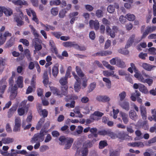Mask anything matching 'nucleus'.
<instances>
[{"label":"nucleus","mask_w":156,"mask_h":156,"mask_svg":"<svg viewBox=\"0 0 156 156\" xmlns=\"http://www.w3.org/2000/svg\"><path fill=\"white\" fill-rule=\"evenodd\" d=\"M134 76L140 82L144 83H147L149 86H151L153 83V80L152 77L144 72H143L142 75L138 73L134 74Z\"/></svg>","instance_id":"f257e3e1"},{"label":"nucleus","mask_w":156,"mask_h":156,"mask_svg":"<svg viewBox=\"0 0 156 156\" xmlns=\"http://www.w3.org/2000/svg\"><path fill=\"white\" fill-rule=\"evenodd\" d=\"M16 10L18 13L14 14V19L17 23V26H20L24 24L22 20L23 14L20 8L16 7Z\"/></svg>","instance_id":"f03ea898"},{"label":"nucleus","mask_w":156,"mask_h":156,"mask_svg":"<svg viewBox=\"0 0 156 156\" xmlns=\"http://www.w3.org/2000/svg\"><path fill=\"white\" fill-rule=\"evenodd\" d=\"M46 133L44 131L41 130L39 133L34 135L32 138L30 142L32 144H34L36 142H41L44 139V136L46 135Z\"/></svg>","instance_id":"7ed1b4c3"},{"label":"nucleus","mask_w":156,"mask_h":156,"mask_svg":"<svg viewBox=\"0 0 156 156\" xmlns=\"http://www.w3.org/2000/svg\"><path fill=\"white\" fill-rule=\"evenodd\" d=\"M119 31L118 27L115 26H113L112 29L110 27L107 26L106 27V32L108 35H109L112 38H114L115 36V33Z\"/></svg>","instance_id":"20e7f679"},{"label":"nucleus","mask_w":156,"mask_h":156,"mask_svg":"<svg viewBox=\"0 0 156 156\" xmlns=\"http://www.w3.org/2000/svg\"><path fill=\"white\" fill-rule=\"evenodd\" d=\"M32 45L34 47L35 50L34 53H36L37 51L40 50L42 47L41 45L40 41L38 38H35L32 40Z\"/></svg>","instance_id":"39448f33"},{"label":"nucleus","mask_w":156,"mask_h":156,"mask_svg":"<svg viewBox=\"0 0 156 156\" xmlns=\"http://www.w3.org/2000/svg\"><path fill=\"white\" fill-rule=\"evenodd\" d=\"M11 36L12 34L8 31L3 33L0 32V45L5 43L7 37H11Z\"/></svg>","instance_id":"423d86ee"},{"label":"nucleus","mask_w":156,"mask_h":156,"mask_svg":"<svg viewBox=\"0 0 156 156\" xmlns=\"http://www.w3.org/2000/svg\"><path fill=\"white\" fill-rule=\"evenodd\" d=\"M26 10L27 15L30 16H31L32 15L33 16L32 20L37 24H38L39 23V20L37 17L35 11L31 8L27 9Z\"/></svg>","instance_id":"0eeeda50"},{"label":"nucleus","mask_w":156,"mask_h":156,"mask_svg":"<svg viewBox=\"0 0 156 156\" xmlns=\"http://www.w3.org/2000/svg\"><path fill=\"white\" fill-rule=\"evenodd\" d=\"M15 125L13 128V132H17L20 131L21 127V120L20 118H16L15 119Z\"/></svg>","instance_id":"6e6552de"},{"label":"nucleus","mask_w":156,"mask_h":156,"mask_svg":"<svg viewBox=\"0 0 156 156\" xmlns=\"http://www.w3.org/2000/svg\"><path fill=\"white\" fill-rule=\"evenodd\" d=\"M88 153V150L83 147L81 149H78L76 156H87Z\"/></svg>","instance_id":"1a4fd4ad"},{"label":"nucleus","mask_w":156,"mask_h":156,"mask_svg":"<svg viewBox=\"0 0 156 156\" xmlns=\"http://www.w3.org/2000/svg\"><path fill=\"white\" fill-rule=\"evenodd\" d=\"M0 12H4L7 16H9L12 14V10L9 8H6L4 7H0Z\"/></svg>","instance_id":"9d476101"},{"label":"nucleus","mask_w":156,"mask_h":156,"mask_svg":"<svg viewBox=\"0 0 156 156\" xmlns=\"http://www.w3.org/2000/svg\"><path fill=\"white\" fill-rule=\"evenodd\" d=\"M118 104L123 109L126 111H128L129 109V104L128 101H119Z\"/></svg>","instance_id":"9b49d317"},{"label":"nucleus","mask_w":156,"mask_h":156,"mask_svg":"<svg viewBox=\"0 0 156 156\" xmlns=\"http://www.w3.org/2000/svg\"><path fill=\"white\" fill-rule=\"evenodd\" d=\"M89 25L91 28L94 27L96 30H98L99 27V23L97 20H91L89 22Z\"/></svg>","instance_id":"f8f14e48"},{"label":"nucleus","mask_w":156,"mask_h":156,"mask_svg":"<svg viewBox=\"0 0 156 156\" xmlns=\"http://www.w3.org/2000/svg\"><path fill=\"white\" fill-rule=\"evenodd\" d=\"M12 3L16 5L22 6L23 5H28L27 2L24 0H13Z\"/></svg>","instance_id":"ddd939ff"},{"label":"nucleus","mask_w":156,"mask_h":156,"mask_svg":"<svg viewBox=\"0 0 156 156\" xmlns=\"http://www.w3.org/2000/svg\"><path fill=\"white\" fill-rule=\"evenodd\" d=\"M17 89V87L16 85H15L14 86L11 88V95L10 96V98L11 99H14L17 94L16 90Z\"/></svg>","instance_id":"4468645a"},{"label":"nucleus","mask_w":156,"mask_h":156,"mask_svg":"<svg viewBox=\"0 0 156 156\" xmlns=\"http://www.w3.org/2000/svg\"><path fill=\"white\" fill-rule=\"evenodd\" d=\"M67 80V78L65 77L61 78L59 80V82L60 84L63 86H64V87H62L63 90V88L66 90L68 89V87L66 85L68 83Z\"/></svg>","instance_id":"2eb2a0df"},{"label":"nucleus","mask_w":156,"mask_h":156,"mask_svg":"<svg viewBox=\"0 0 156 156\" xmlns=\"http://www.w3.org/2000/svg\"><path fill=\"white\" fill-rule=\"evenodd\" d=\"M141 66L145 70L149 71H151L156 67L155 66L151 65L145 63H143Z\"/></svg>","instance_id":"dca6fc26"},{"label":"nucleus","mask_w":156,"mask_h":156,"mask_svg":"<svg viewBox=\"0 0 156 156\" xmlns=\"http://www.w3.org/2000/svg\"><path fill=\"white\" fill-rule=\"evenodd\" d=\"M3 80H2L0 81V97H2V95L4 93L6 88V85L3 82Z\"/></svg>","instance_id":"f3484780"},{"label":"nucleus","mask_w":156,"mask_h":156,"mask_svg":"<svg viewBox=\"0 0 156 156\" xmlns=\"http://www.w3.org/2000/svg\"><path fill=\"white\" fill-rule=\"evenodd\" d=\"M17 107V105H13L9 110L8 112V117H11L16 111Z\"/></svg>","instance_id":"a211bd4d"},{"label":"nucleus","mask_w":156,"mask_h":156,"mask_svg":"<svg viewBox=\"0 0 156 156\" xmlns=\"http://www.w3.org/2000/svg\"><path fill=\"white\" fill-rule=\"evenodd\" d=\"M120 114L124 123L125 124L128 123L129 120L128 115L125 113L122 112H120Z\"/></svg>","instance_id":"6ab92c4d"},{"label":"nucleus","mask_w":156,"mask_h":156,"mask_svg":"<svg viewBox=\"0 0 156 156\" xmlns=\"http://www.w3.org/2000/svg\"><path fill=\"white\" fill-rule=\"evenodd\" d=\"M135 37V36L134 35H133L130 37L125 45V48H128L132 45L134 41Z\"/></svg>","instance_id":"aec40b11"},{"label":"nucleus","mask_w":156,"mask_h":156,"mask_svg":"<svg viewBox=\"0 0 156 156\" xmlns=\"http://www.w3.org/2000/svg\"><path fill=\"white\" fill-rule=\"evenodd\" d=\"M16 82L19 87L22 88L23 86V77L21 76L18 77Z\"/></svg>","instance_id":"412c9836"},{"label":"nucleus","mask_w":156,"mask_h":156,"mask_svg":"<svg viewBox=\"0 0 156 156\" xmlns=\"http://www.w3.org/2000/svg\"><path fill=\"white\" fill-rule=\"evenodd\" d=\"M140 111L142 118L145 120L147 119V112L146 108L144 106H140Z\"/></svg>","instance_id":"4be33fe9"},{"label":"nucleus","mask_w":156,"mask_h":156,"mask_svg":"<svg viewBox=\"0 0 156 156\" xmlns=\"http://www.w3.org/2000/svg\"><path fill=\"white\" fill-rule=\"evenodd\" d=\"M129 118L132 119L136 121L137 119L138 116L136 112L133 110H131L129 113Z\"/></svg>","instance_id":"5701e85b"},{"label":"nucleus","mask_w":156,"mask_h":156,"mask_svg":"<svg viewBox=\"0 0 156 156\" xmlns=\"http://www.w3.org/2000/svg\"><path fill=\"white\" fill-rule=\"evenodd\" d=\"M139 90L140 92L145 94H147L149 93L147 87L141 83H140Z\"/></svg>","instance_id":"b1692460"},{"label":"nucleus","mask_w":156,"mask_h":156,"mask_svg":"<svg viewBox=\"0 0 156 156\" xmlns=\"http://www.w3.org/2000/svg\"><path fill=\"white\" fill-rule=\"evenodd\" d=\"M81 81L80 80H78L76 81L74 85V90L76 92H78L81 88L80 87Z\"/></svg>","instance_id":"393cba45"},{"label":"nucleus","mask_w":156,"mask_h":156,"mask_svg":"<svg viewBox=\"0 0 156 156\" xmlns=\"http://www.w3.org/2000/svg\"><path fill=\"white\" fill-rule=\"evenodd\" d=\"M2 140L3 144H6L12 143L14 141V139L13 138L7 137L3 138Z\"/></svg>","instance_id":"a878e982"},{"label":"nucleus","mask_w":156,"mask_h":156,"mask_svg":"<svg viewBox=\"0 0 156 156\" xmlns=\"http://www.w3.org/2000/svg\"><path fill=\"white\" fill-rule=\"evenodd\" d=\"M29 27L31 31L35 38L38 37H39V35L36 29L32 25H29Z\"/></svg>","instance_id":"bb28decb"},{"label":"nucleus","mask_w":156,"mask_h":156,"mask_svg":"<svg viewBox=\"0 0 156 156\" xmlns=\"http://www.w3.org/2000/svg\"><path fill=\"white\" fill-rule=\"evenodd\" d=\"M50 89L51 91L53 93L61 97L62 96V94L61 92L57 88L53 87H50Z\"/></svg>","instance_id":"cd10ccee"},{"label":"nucleus","mask_w":156,"mask_h":156,"mask_svg":"<svg viewBox=\"0 0 156 156\" xmlns=\"http://www.w3.org/2000/svg\"><path fill=\"white\" fill-rule=\"evenodd\" d=\"M71 138L69 137L66 138L64 136H60L59 139V141L61 142L60 144L62 145L64 144Z\"/></svg>","instance_id":"c85d7f7f"},{"label":"nucleus","mask_w":156,"mask_h":156,"mask_svg":"<svg viewBox=\"0 0 156 156\" xmlns=\"http://www.w3.org/2000/svg\"><path fill=\"white\" fill-rule=\"evenodd\" d=\"M112 52L110 51H101L98 52L96 54L99 56H105L107 55H110L111 54Z\"/></svg>","instance_id":"c756f323"},{"label":"nucleus","mask_w":156,"mask_h":156,"mask_svg":"<svg viewBox=\"0 0 156 156\" xmlns=\"http://www.w3.org/2000/svg\"><path fill=\"white\" fill-rule=\"evenodd\" d=\"M103 80L105 83L106 86L108 89L111 88V82L110 80L106 77L103 78Z\"/></svg>","instance_id":"7c9ffc66"},{"label":"nucleus","mask_w":156,"mask_h":156,"mask_svg":"<svg viewBox=\"0 0 156 156\" xmlns=\"http://www.w3.org/2000/svg\"><path fill=\"white\" fill-rule=\"evenodd\" d=\"M43 83L44 84H47L48 83V72L47 71L44 72L43 74Z\"/></svg>","instance_id":"2f4dec72"},{"label":"nucleus","mask_w":156,"mask_h":156,"mask_svg":"<svg viewBox=\"0 0 156 156\" xmlns=\"http://www.w3.org/2000/svg\"><path fill=\"white\" fill-rule=\"evenodd\" d=\"M116 65L118 67L121 68H123L126 67L125 62L119 58H118V59L117 60Z\"/></svg>","instance_id":"473e14b6"},{"label":"nucleus","mask_w":156,"mask_h":156,"mask_svg":"<svg viewBox=\"0 0 156 156\" xmlns=\"http://www.w3.org/2000/svg\"><path fill=\"white\" fill-rule=\"evenodd\" d=\"M156 142V136L151 139L147 142L145 143V145L147 146H149L151 145L152 144Z\"/></svg>","instance_id":"72a5a7b5"},{"label":"nucleus","mask_w":156,"mask_h":156,"mask_svg":"<svg viewBox=\"0 0 156 156\" xmlns=\"http://www.w3.org/2000/svg\"><path fill=\"white\" fill-rule=\"evenodd\" d=\"M107 145L108 144L106 140H101L99 143V148L100 149H102Z\"/></svg>","instance_id":"f704fd0d"},{"label":"nucleus","mask_w":156,"mask_h":156,"mask_svg":"<svg viewBox=\"0 0 156 156\" xmlns=\"http://www.w3.org/2000/svg\"><path fill=\"white\" fill-rule=\"evenodd\" d=\"M73 141V138H71L69 141H68L65 144L64 147V149H69L71 147Z\"/></svg>","instance_id":"c9c22d12"},{"label":"nucleus","mask_w":156,"mask_h":156,"mask_svg":"<svg viewBox=\"0 0 156 156\" xmlns=\"http://www.w3.org/2000/svg\"><path fill=\"white\" fill-rule=\"evenodd\" d=\"M99 98L100 100L104 102H108L110 100V98L106 95L100 96Z\"/></svg>","instance_id":"e433bc0d"},{"label":"nucleus","mask_w":156,"mask_h":156,"mask_svg":"<svg viewBox=\"0 0 156 156\" xmlns=\"http://www.w3.org/2000/svg\"><path fill=\"white\" fill-rule=\"evenodd\" d=\"M45 121V119L44 118H41L39 122L36 126V128L37 130L39 129L41 127L42 125L44 123Z\"/></svg>","instance_id":"4c0bfd02"},{"label":"nucleus","mask_w":156,"mask_h":156,"mask_svg":"<svg viewBox=\"0 0 156 156\" xmlns=\"http://www.w3.org/2000/svg\"><path fill=\"white\" fill-rule=\"evenodd\" d=\"M5 65V59L0 58V72L2 73L4 69L3 66Z\"/></svg>","instance_id":"58836bf2"},{"label":"nucleus","mask_w":156,"mask_h":156,"mask_svg":"<svg viewBox=\"0 0 156 156\" xmlns=\"http://www.w3.org/2000/svg\"><path fill=\"white\" fill-rule=\"evenodd\" d=\"M76 71L78 75L81 77H84V74L83 73L81 69L79 66H76Z\"/></svg>","instance_id":"ea45409f"},{"label":"nucleus","mask_w":156,"mask_h":156,"mask_svg":"<svg viewBox=\"0 0 156 156\" xmlns=\"http://www.w3.org/2000/svg\"><path fill=\"white\" fill-rule=\"evenodd\" d=\"M49 45L51 47V50L55 53H56L57 49L54 41L52 40H50L49 41Z\"/></svg>","instance_id":"a19ab883"},{"label":"nucleus","mask_w":156,"mask_h":156,"mask_svg":"<svg viewBox=\"0 0 156 156\" xmlns=\"http://www.w3.org/2000/svg\"><path fill=\"white\" fill-rule=\"evenodd\" d=\"M74 112L75 113L77 114V116L80 118H82L83 115L80 113V108L79 107H76L73 110Z\"/></svg>","instance_id":"79ce46f5"},{"label":"nucleus","mask_w":156,"mask_h":156,"mask_svg":"<svg viewBox=\"0 0 156 156\" xmlns=\"http://www.w3.org/2000/svg\"><path fill=\"white\" fill-rule=\"evenodd\" d=\"M25 107H21L19 108L17 112L19 115L20 116L23 115L25 112Z\"/></svg>","instance_id":"37998d69"},{"label":"nucleus","mask_w":156,"mask_h":156,"mask_svg":"<svg viewBox=\"0 0 156 156\" xmlns=\"http://www.w3.org/2000/svg\"><path fill=\"white\" fill-rule=\"evenodd\" d=\"M93 144L92 143L89 141H87L84 143L83 147L88 148H90L92 147Z\"/></svg>","instance_id":"c03bdc74"},{"label":"nucleus","mask_w":156,"mask_h":156,"mask_svg":"<svg viewBox=\"0 0 156 156\" xmlns=\"http://www.w3.org/2000/svg\"><path fill=\"white\" fill-rule=\"evenodd\" d=\"M58 7H53L51 9V13L54 16H56L58 13Z\"/></svg>","instance_id":"a18cd8bd"},{"label":"nucleus","mask_w":156,"mask_h":156,"mask_svg":"<svg viewBox=\"0 0 156 156\" xmlns=\"http://www.w3.org/2000/svg\"><path fill=\"white\" fill-rule=\"evenodd\" d=\"M78 98V97L75 95L73 96L69 95L66 96L65 98V100L66 101H69L70 99L76 100Z\"/></svg>","instance_id":"49530a36"},{"label":"nucleus","mask_w":156,"mask_h":156,"mask_svg":"<svg viewBox=\"0 0 156 156\" xmlns=\"http://www.w3.org/2000/svg\"><path fill=\"white\" fill-rule=\"evenodd\" d=\"M14 38L12 37L6 43V45L7 47H11L14 44Z\"/></svg>","instance_id":"de8ad7c7"},{"label":"nucleus","mask_w":156,"mask_h":156,"mask_svg":"<svg viewBox=\"0 0 156 156\" xmlns=\"http://www.w3.org/2000/svg\"><path fill=\"white\" fill-rule=\"evenodd\" d=\"M58 73V68L56 66H54L52 69V73L54 76L56 77Z\"/></svg>","instance_id":"09e8293b"},{"label":"nucleus","mask_w":156,"mask_h":156,"mask_svg":"<svg viewBox=\"0 0 156 156\" xmlns=\"http://www.w3.org/2000/svg\"><path fill=\"white\" fill-rule=\"evenodd\" d=\"M126 93L125 91H122L119 94L120 99L119 101H122L126 96Z\"/></svg>","instance_id":"8fccbe9b"},{"label":"nucleus","mask_w":156,"mask_h":156,"mask_svg":"<svg viewBox=\"0 0 156 156\" xmlns=\"http://www.w3.org/2000/svg\"><path fill=\"white\" fill-rule=\"evenodd\" d=\"M132 75L129 73L126 74L125 75V79L126 81L133 84V82L132 78Z\"/></svg>","instance_id":"3c124183"},{"label":"nucleus","mask_w":156,"mask_h":156,"mask_svg":"<svg viewBox=\"0 0 156 156\" xmlns=\"http://www.w3.org/2000/svg\"><path fill=\"white\" fill-rule=\"evenodd\" d=\"M103 73L104 76L107 77L112 76L114 73V72L112 71L111 72H109L107 70L104 71L103 72Z\"/></svg>","instance_id":"603ef678"},{"label":"nucleus","mask_w":156,"mask_h":156,"mask_svg":"<svg viewBox=\"0 0 156 156\" xmlns=\"http://www.w3.org/2000/svg\"><path fill=\"white\" fill-rule=\"evenodd\" d=\"M126 17L127 20L129 21H133L135 18V17L134 15L129 13L127 14Z\"/></svg>","instance_id":"864d4df0"},{"label":"nucleus","mask_w":156,"mask_h":156,"mask_svg":"<svg viewBox=\"0 0 156 156\" xmlns=\"http://www.w3.org/2000/svg\"><path fill=\"white\" fill-rule=\"evenodd\" d=\"M61 130L66 134H68L69 132L68 129V126L67 125H65L61 128Z\"/></svg>","instance_id":"5fc2aeb1"},{"label":"nucleus","mask_w":156,"mask_h":156,"mask_svg":"<svg viewBox=\"0 0 156 156\" xmlns=\"http://www.w3.org/2000/svg\"><path fill=\"white\" fill-rule=\"evenodd\" d=\"M107 11L110 13H113L115 11V9L113 5H109L107 9Z\"/></svg>","instance_id":"6e6d98bb"},{"label":"nucleus","mask_w":156,"mask_h":156,"mask_svg":"<svg viewBox=\"0 0 156 156\" xmlns=\"http://www.w3.org/2000/svg\"><path fill=\"white\" fill-rule=\"evenodd\" d=\"M156 29V27L154 26L153 27L148 26L147 27L146 30L147 32L151 33L154 31Z\"/></svg>","instance_id":"4d7b16f0"},{"label":"nucleus","mask_w":156,"mask_h":156,"mask_svg":"<svg viewBox=\"0 0 156 156\" xmlns=\"http://www.w3.org/2000/svg\"><path fill=\"white\" fill-rule=\"evenodd\" d=\"M49 149V147L48 146L44 145L41 147L40 148V151L42 152H44L46 150H48Z\"/></svg>","instance_id":"13d9d810"},{"label":"nucleus","mask_w":156,"mask_h":156,"mask_svg":"<svg viewBox=\"0 0 156 156\" xmlns=\"http://www.w3.org/2000/svg\"><path fill=\"white\" fill-rule=\"evenodd\" d=\"M51 34L56 38L58 39L62 35V33L60 32H51Z\"/></svg>","instance_id":"bf43d9fd"},{"label":"nucleus","mask_w":156,"mask_h":156,"mask_svg":"<svg viewBox=\"0 0 156 156\" xmlns=\"http://www.w3.org/2000/svg\"><path fill=\"white\" fill-rule=\"evenodd\" d=\"M110 156H119V153L116 151H111Z\"/></svg>","instance_id":"052dcab7"},{"label":"nucleus","mask_w":156,"mask_h":156,"mask_svg":"<svg viewBox=\"0 0 156 156\" xmlns=\"http://www.w3.org/2000/svg\"><path fill=\"white\" fill-rule=\"evenodd\" d=\"M96 16L98 17H101L103 16V13L102 10H98L96 12Z\"/></svg>","instance_id":"680f3d73"},{"label":"nucleus","mask_w":156,"mask_h":156,"mask_svg":"<svg viewBox=\"0 0 156 156\" xmlns=\"http://www.w3.org/2000/svg\"><path fill=\"white\" fill-rule=\"evenodd\" d=\"M108 135L110 136L112 139H115L116 137V136L110 130H108Z\"/></svg>","instance_id":"e2e57ef3"},{"label":"nucleus","mask_w":156,"mask_h":156,"mask_svg":"<svg viewBox=\"0 0 156 156\" xmlns=\"http://www.w3.org/2000/svg\"><path fill=\"white\" fill-rule=\"evenodd\" d=\"M118 58H113L110 61V64L112 65H116L117 63V60L118 59Z\"/></svg>","instance_id":"0e129e2a"},{"label":"nucleus","mask_w":156,"mask_h":156,"mask_svg":"<svg viewBox=\"0 0 156 156\" xmlns=\"http://www.w3.org/2000/svg\"><path fill=\"white\" fill-rule=\"evenodd\" d=\"M89 36L91 39L92 40H94L95 37V34L94 32L93 31H90V32Z\"/></svg>","instance_id":"69168bd1"},{"label":"nucleus","mask_w":156,"mask_h":156,"mask_svg":"<svg viewBox=\"0 0 156 156\" xmlns=\"http://www.w3.org/2000/svg\"><path fill=\"white\" fill-rule=\"evenodd\" d=\"M96 86V83L94 82L91 83L90 85V88L89 91L90 92H91L94 90Z\"/></svg>","instance_id":"338daca9"},{"label":"nucleus","mask_w":156,"mask_h":156,"mask_svg":"<svg viewBox=\"0 0 156 156\" xmlns=\"http://www.w3.org/2000/svg\"><path fill=\"white\" fill-rule=\"evenodd\" d=\"M151 112L152 114V116L154 118V120L156 122V109H152Z\"/></svg>","instance_id":"774afa93"}]
</instances>
